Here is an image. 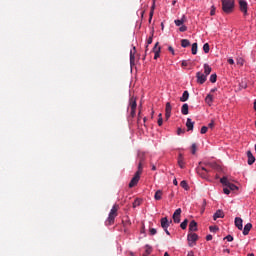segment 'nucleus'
<instances>
[{
	"label": "nucleus",
	"mask_w": 256,
	"mask_h": 256,
	"mask_svg": "<svg viewBox=\"0 0 256 256\" xmlns=\"http://www.w3.org/2000/svg\"><path fill=\"white\" fill-rule=\"evenodd\" d=\"M208 75H211V67L209 65H205L204 73L201 71L196 73L197 83H199V85H203V83H205V81H207Z\"/></svg>",
	"instance_id": "obj_1"
},
{
	"label": "nucleus",
	"mask_w": 256,
	"mask_h": 256,
	"mask_svg": "<svg viewBox=\"0 0 256 256\" xmlns=\"http://www.w3.org/2000/svg\"><path fill=\"white\" fill-rule=\"evenodd\" d=\"M117 211H119V205L115 204L112 209L110 210V213L108 215V218L105 221V225L107 227L113 225V223H115V218L117 217L118 213Z\"/></svg>",
	"instance_id": "obj_2"
},
{
	"label": "nucleus",
	"mask_w": 256,
	"mask_h": 256,
	"mask_svg": "<svg viewBox=\"0 0 256 256\" xmlns=\"http://www.w3.org/2000/svg\"><path fill=\"white\" fill-rule=\"evenodd\" d=\"M235 9V0H222V10L224 13H232Z\"/></svg>",
	"instance_id": "obj_3"
},
{
	"label": "nucleus",
	"mask_w": 256,
	"mask_h": 256,
	"mask_svg": "<svg viewBox=\"0 0 256 256\" xmlns=\"http://www.w3.org/2000/svg\"><path fill=\"white\" fill-rule=\"evenodd\" d=\"M141 173H143V168L141 167V163L138 166V170L136 171L134 177L131 179L129 183V188L133 189L139 183V179H141Z\"/></svg>",
	"instance_id": "obj_4"
},
{
	"label": "nucleus",
	"mask_w": 256,
	"mask_h": 256,
	"mask_svg": "<svg viewBox=\"0 0 256 256\" xmlns=\"http://www.w3.org/2000/svg\"><path fill=\"white\" fill-rule=\"evenodd\" d=\"M129 107L131 109L130 111V117H132V119L135 117L136 115V111H137V98L135 97H131L129 99Z\"/></svg>",
	"instance_id": "obj_5"
},
{
	"label": "nucleus",
	"mask_w": 256,
	"mask_h": 256,
	"mask_svg": "<svg viewBox=\"0 0 256 256\" xmlns=\"http://www.w3.org/2000/svg\"><path fill=\"white\" fill-rule=\"evenodd\" d=\"M220 183H222V185L224 187L229 188L230 191H237V189H239V187H237L235 184L231 183L229 181V179L225 176L220 179Z\"/></svg>",
	"instance_id": "obj_6"
},
{
	"label": "nucleus",
	"mask_w": 256,
	"mask_h": 256,
	"mask_svg": "<svg viewBox=\"0 0 256 256\" xmlns=\"http://www.w3.org/2000/svg\"><path fill=\"white\" fill-rule=\"evenodd\" d=\"M239 7H240V11L241 13H243V15L245 17H247L248 15V4L246 0H239Z\"/></svg>",
	"instance_id": "obj_7"
},
{
	"label": "nucleus",
	"mask_w": 256,
	"mask_h": 256,
	"mask_svg": "<svg viewBox=\"0 0 256 256\" xmlns=\"http://www.w3.org/2000/svg\"><path fill=\"white\" fill-rule=\"evenodd\" d=\"M188 242H189V247H193L192 243H196V241L199 239V235H197L196 233H190L188 234Z\"/></svg>",
	"instance_id": "obj_8"
},
{
	"label": "nucleus",
	"mask_w": 256,
	"mask_h": 256,
	"mask_svg": "<svg viewBox=\"0 0 256 256\" xmlns=\"http://www.w3.org/2000/svg\"><path fill=\"white\" fill-rule=\"evenodd\" d=\"M181 213H182L181 208H178L175 210L172 216L174 223H181Z\"/></svg>",
	"instance_id": "obj_9"
},
{
	"label": "nucleus",
	"mask_w": 256,
	"mask_h": 256,
	"mask_svg": "<svg viewBox=\"0 0 256 256\" xmlns=\"http://www.w3.org/2000/svg\"><path fill=\"white\" fill-rule=\"evenodd\" d=\"M172 106H171V102H167L166 103V107H165V117H166V121L169 120V117H171V111H172Z\"/></svg>",
	"instance_id": "obj_10"
},
{
	"label": "nucleus",
	"mask_w": 256,
	"mask_h": 256,
	"mask_svg": "<svg viewBox=\"0 0 256 256\" xmlns=\"http://www.w3.org/2000/svg\"><path fill=\"white\" fill-rule=\"evenodd\" d=\"M169 225H171V221L167 219V217L161 218V227L164 229V231H167L169 229Z\"/></svg>",
	"instance_id": "obj_11"
},
{
	"label": "nucleus",
	"mask_w": 256,
	"mask_h": 256,
	"mask_svg": "<svg viewBox=\"0 0 256 256\" xmlns=\"http://www.w3.org/2000/svg\"><path fill=\"white\" fill-rule=\"evenodd\" d=\"M234 223L235 227H237L239 231H243V219H241V217H236Z\"/></svg>",
	"instance_id": "obj_12"
},
{
	"label": "nucleus",
	"mask_w": 256,
	"mask_h": 256,
	"mask_svg": "<svg viewBox=\"0 0 256 256\" xmlns=\"http://www.w3.org/2000/svg\"><path fill=\"white\" fill-rule=\"evenodd\" d=\"M137 53V49L133 47L130 50V65H135V54Z\"/></svg>",
	"instance_id": "obj_13"
},
{
	"label": "nucleus",
	"mask_w": 256,
	"mask_h": 256,
	"mask_svg": "<svg viewBox=\"0 0 256 256\" xmlns=\"http://www.w3.org/2000/svg\"><path fill=\"white\" fill-rule=\"evenodd\" d=\"M225 217V213H223V210H217L213 216L214 221H217V219H223Z\"/></svg>",
	"instance_id": "obj_14"
},
{
	"label": "nucleus",
	"mask_w": 256,
	"mask_h": 256,
	"mask_svg": "<svg viewBox=\"0 0 256 256\" xmlns=\"http://www.w3.org/2000/svg\"><path fill=\"white\" fill-rule=\"evenodd\" d=\"M178 165H179L180 169L185 168V158H183V154H181V153L178 156Z\"/></svg>",
	"instance_id": "obj_15"
},
{
	"label": "nucleus",
	"mask_w": 256,
	"mask_h": 256,
	"mask_svg": "<svg viewBox=\"0 0 256 256\" xmlns=\"http://www.w3.org/2000/svg\"><path fill=\"white\" fill-rule=\"evenodd\" d=\"M194 125H195V122H193V120H191V118H187L186 127H187L188 131H193Z\"/></svg>",
	"instance_id": "obj_16"
},
{
	"label": "nucleus",
	"mask_w": 256,
	"mask_h": 256,
	"mask_svg": "<svg viewBox=\"0 0 256 256\" xmlns=\"http://www.w3.org/2000/svg\"><path fill=\"white\" fill-rule=\"evenodd\" d=\"M247 157H248V165H253V163H255V156H253V153H251V151L247 152Z\"/></svg>",
	"instance_id": "obj_17"
},
{
	"label": "nucleus",
	"mask_w": 256,
	"mask_h": 256,
	"mask_svg": "<svg viewBox=\"0 0 256 256\" xmlns=\"http://www.w3.org/2000/svg\"><path fill=\"white\" fill-rule=\"evenodd\" d=\"M251 229H253V224L247 223V224L244 226L243 235H247V234L249 233V231H251Z\"/></svg>",
	"instance_id": "obj_18"
},
{
	"label": "nucleus",
	"mask_w": 256,
	"mask_h": 256,
	"mask_svg": "<svg viewBox=\"0 0 256 256\" xmlns=\"http://www.w3.org/2000/svg\"><path fill=\"white\" fill-rule=\"evenodd\" d=\"M198 173H199V175H201V177H207L209 170H207V168H205V167H201L198 169Z\"/></svg>",
	"instance_id": "obj_19"
},
{
	"label": "nucleus",
	"mask_w": 256,
	"mask_h": 256,
	"mask_svg": "<svg viewBox=\"0 0 256 256\" xmlns=\"http://www.w3.org/2000/svg\"><path fill=\"white\" fill-rule=\"evenodd\" d=\"M182 115H189V104H183L181 108Z\"/></svg>",
	"instance_id": "obj_20"
},
{
	"label": "nucleus",
	"mask_w": 256,
	"mask_h": 256,
	"mask_svg": "<svg viewBox=\"0 0 256 256\" xmlns=\"http://www.w3.org/2000/svg\"><path fill=\"white\" fill-rule=\"evenodd\" d=\"M162 198H163V191L157 190V191L155 192L154 199H155L156 201H161Z\"/></svg>",
	"instance_id": "obj_21"
},
{
	"label": "nucleus",
	"mask_w": 256,
	"mask_h": 256,
	"mask_svg": "<svg viewBox=\"0 0 256 256\" xmlns=\"http://www.w3.org/2000/svg\"><path fill=\"white\" fill-rule=\"evenodd\" d=\"M138 159H139V165H141V168L143 169V162L145 161V153H139L138 154Z\"/></svg>",
	"instance_id": "obj_22"
},
{
	"label": "nucleus",
	"mask_w": 256,
	"mask_h": 256,
	"mask_svg": "<svg viewBox=\"0 0 256 256\" xmlns=\"http://www.w3.org/2000/svg\"><path fill=\"white\" fill-rule=\"evenodd\" d=\"M176 27H181L185 23V15L182 16L181 19H177L174 21Z\"/></svg>",
	"instance_id": "obj_23"
},
{
	"label": "nucleus",
	"mask_w": 256,
	"mask_h": 256,
	"mask_svg": "<svg viewBox=\"0 0 256 256\" xmlns=\"http://www.w3.org/2000/svg\"><path fill=\"white\" fill-rule=\"evenodd\" d=\"M189 231H197V222L192 220L189 224Z\"/></svg>",
	"instance_id": "obj_24"
},
{
	"label": "nucleus",
	"mask_w": 256,
	"mask_h": 256,
	"mask_svg": "<svg viewBox=\"0 0 256 256\" xmlns=\"http://www.w3.org/2000/svg\"><path fill=\"white\" fill-rule=\"evenodd\" d=\"M189 99V91H184L182 94V97L180 98V101L182 103H185V101H187Z\"/></svg>",
	"instance_id": "obj_25"
},
{
	"label": "nucleus",
	"mask_w": 256,
	"mask_h": 256,
	"mask_svg": "<svg viewBox=\"0 0 256 256\" xmlns=\"http://www.w3.org/2000/svg\"><path fill=\"white\" fill-rule=\"evenodd\" d=\"M189 45H191V42L188 39L181 40V47H183L184 49L189 47Z\"/></svg>",
	"instance_id": "obj_26"
},
{
	"label": "nucleus",
	"mask_w": 256,
	"mask_h": 256,
	"mask_svg": "<svg viewBox=\"0 0 256 256\" xmlns=\"http://www.w3.org/2000/svg\"><path fill=\"white\" fill-rule=\"evenodd\" d=\"M152 251H153V248L149 245H146V250H145V253L143 254V256L151 255Z\"/></svg>",
	"instance_id": "obj_27"
},
{
	"label": "nucleus",
	"mask_w": 256,
	"mask_h": 256,
	"mask_svg": "<svg viewBox=\"0 0 256 256\" xmlns=\"http://www.w3.org/2000/svg\"><path fill=\"white\" fill-rule=\"evenodd\" d=\"M180 186L182 187V189H185V191H189V184H187V181H181Z\"/></svg>",
	"instance_id": "obj_28"
},
{
	"label": "nucleus",
	"mask_w": 256,
	"mask_h": 256,
	"mask_svg": "<svg viewBox=\"0 0 256 256\" xmlns=\"http://www.w3.org/2000/svg\"><path fill=\"white\" fill-rule=\"evenodd\" d=\"M188 223H189V220L185 219V220L180 224L181 229H183V230L187 229Z\"/></svg>",
	"instance_id": "obj_29"
},
{
	"label": "nucleus",
	"mask_w": 256,
	"mask_h": 256,
	"mask_svg": "<svg viewBox=\"0 0 256 256\" xmlns=\"http://www.w3.org/2000/svg\"><path fill=\"white\" fill-rule=\"evenodd\" d=\"M161 53V47H159L157 50H154V59H159Z\"/></svg>",
	"instance_id": "obj_30"
},
{
	"label": "nucleus",
	"mask_w": 256,
	"mask_h": 256,
	"mask_svg": "<svg viewBox=\"0 0 256 256\" xmlns=\"http://www.w3.org/2000/svg\"><path fill=\"white\" fill-rule=\"evenodd\" d=\"M192 55H197V43L192 44Z\"/></svg>",
	"instance_id": "obj_31"
},
{
	"label": "nucleus",
	"mask_w": 256,
	"mask_h": 256,
	"mask_svg": "<svg viewBox=\"0 0 256 256\" xmlns=\"http://www.w3.org/2000/svg\"><path fill=\"white\" fill-rule=\"evenodd\" d=\"M203 51H204V53H209V51H210L209 43H205L203 45Z\"/></svg>",
	"instance_id": "obj_32"
},
{
	"label": "nucleus",
	"mask_w": 256,
	"mask_h": 256,
	"mask_svg": "<svg viewBox=\"0 0 256 256\" xmlns=\"http://www.w3.org/2000/svg\"><path fill=\"white\" fill-rule=\"evenodd\" d=\"M210 82L211 83H217V74H212L210 76Z\"/></svg>",
	"instance_id": "obj_33"
},
{
	"label": "nucleus",
	"mask_w": 256,
	"mask_h": 256,
	"mask_svg": "<svg viewBox=\"0 0 256 256\" xmlns=\"http://www.w3.org/2000/svg\"><path fill=\"white\" fill-rule=\"evenodd\" d=\"M158 117V125L159 127H161V125H163V114L160 113Z\"/></svg>",
	"instance_id": "obj_34"
},
{
	"label": "nucleus",
	"mask_w": 256,
	"mask_h": 256,
	"mask_svg": "<svg viewBox=\"0 0 256 256\" xmlns=\"http://www.w3.org/2000/svg\"><path fill=\"white\" fill-rule=\"evenodd\" d=\"M206 102H208V103H213V95L208 94V95L206 96Z\"/></svg>",
	"instance_id": "obj_35"
},
{
	"label": "nucleus",
	"mask_w": 256,
	"mask_h": 256,
	"mask_svg": "<svg viewBox=\"0 0 256 256\" xmlns=\"http://www.w3.org/2000/svg\"><path fill=\"white\" fill-rule=\"evenodd\" d=\"M139 205H141V200L136 199V200L133 202V208L135 209V207H139Z\"/></svg>",
	"instance_id": "obj_36"
},
{
	"label": "nucleus",
	"mask_w": 256,
	"mask_h": 256,
	"mask_svg": "<svg viewBox=\"0 0 256 256\" xmlns=\"http://www.w3.org/2000/svg\"><path fill=\"white\" fill-rule=\"evenodd\" d=\"M124 227H129V225H131V220L127 219V220H123L122 221Z\"/></svg>",
	"instance_id": "obj_37"
},
{
	"label": "nucleus",
	"mask_w": 256,
	"mask_h": 256,
	"mask_svg": "<svg viewBox=\"0 0 256 256\" xmlns=\"http://www.w3.org/2000/svg\"><path fill=\"white\" fill-rule=\"evenodd\" d=\"M208 129H209V128H207V126H203V127L201 128V130H200V133H201L202 135H205V133H207Z\"/></svg>",
	"instance_id": "obj_38"
},
{
	"label": "nucleus",
	"mask_w": 256,
	"mask_h": 256,
	"mask_svg": "<svg viewBox=\"0 0 256 256\" xmlns=\"http://www.w3.org/2000/svg\"><path fill=\"white\" fill-rule=\"evenodd\" d=\"M179 31L181 32V33H185V31H187V26H185V25H181L180 26V28H179Z\"/></svg>",
	"instance_id": "obj_39"
},
{
	"label": "nucleus",
	"mask_w": 256,
	"mask_h": 256,
	"mask_svg": "<svg viewBox=\"0 0 256 256\" xmlns=\"http://www.w3.org/2000/svg\"><path fill=\"white\" fill-rule=\"evenodd\" d=\"M209 230H210L212 233H215L216 231H219V228L216 227V226H210V227H209Z\"/></svg>",
	"instance_id": "obj_40"
},
{
	"label": "nucleus",
	"mask_w": 256,
	"mask_h": 256,
	"mask_svg": "<svg viewBox=\"0 0 256 256\" xmlns=\"http://www.w3.org/2000/svg\"><path fill=\"white\" fill-rule=\"evenodd\" d=\"M197 153V144H192V155H195Z\"/></svg>",
	"instance_id": "obj_41"
},
{
	"label": "nucleus",
	"mask_w": 256,
	"mask_h": 256,
	"mask_svg": "<svg viewBox=\"0 0 256 256\" xmlns=\"http://www.w3.org/2000/svg\"><path fill=\"white\" fill-rule=\"evenodd\" d=\"M244 64H245V60H243V58L237 59V65H244Z\"/></svg>",
	"instance_id": "obj_42"
},
{
	"label": "nucleus",
	"mask_w": 256,
	"mask_h": 256,
	"mask_svg": "<svg viewBox=\"0 0 256 256\" xmlns=\"http://www.w3.org/2000/svg\"><path fill=\"white\" fill-rule=\"evenodd\" d=\"M208 127L213 129L215 127V120H211V122L208 124Z\"/></svg>",
	"instance_id": "obj_43"
},
{
	"label": "nucleus",
	"mask_w": 256,
	"mask_h": 256,
	"mask_svg": "<svg viewBox=\"0 0 256 256\" xmlns=\"http://www.w3.org/2000/svg\"><path fill=\"white\" fill-rule=\"evenodd\" d=\"M150 235H157V229L151 228L150 229Z\"/></svg>",
	"instance_id": "obj_44"
},
{
	"label": "nucleus",
	"mask_w": 256,
	"mask_h": 256,
	"mask_svg": "<svg viewBox=\"0 0 256 256\" xmlns=\"http://www.w3.org/2000/svg\"><path fill=\"white\" fill-rule=\"evenodd\" d=\"M225 195H229V193H231V190L226 186L224 189H223Z\"/></svg>",
	"instance_id": "obj_45"
},
{
	"label": "nucleus",
	"mask_w": 256,
	"mask_h": 256,
	"mask_svg": "<svg viewBox=\"0 0 256 256\" xmlns=\"http://www.w3.org/2000/svg\"><path fill=\"white\" fill-rule=\"evenodd\" d=\"M224 239H226L228 242L233 241V236L227 235Z\"/></svg>",
	"instance_id": "obj_46"
},
{
	"label": "nucleus",
	"mask_w": 256,
	"mask_h": 256,
	"mask_svg": "<svg viewBox=\"0 0 256 256\" xmlns=\"http://www.w3.org/2000/svg\"><path fill=\"white\" fill-rule=\"evenodd\" d=\"M151 43H153V36H150V37L147 39V45H151Z\"/></svg>",
	"instance_id": "obj_47"
},
{
	"label": "nucleus",
	"mask_w": 256,
	"mask_h": 256,
	"mask_svg": "<svg viewBox=\"0 0 256 256\" xmlns=\"http://www.w3.org/2000/svg\"><path fill=\"white\" fill-rule=\"evenodd\" d=\"M168 51H170V53H172V55H175V49H173V46H169Z\"/></svg>",
	"instance_id": "obj_48"
},
{
	"label": "nucleus",
	"mask_w": 256,
	"mask_h": 256,
	"mask_svg": "<svg viewBox=\"0 0 256 256\" xmlns=\"http://www.w3.org/2000/svg\"><path fill=\"white\" fill-rule=\"evenodd\" d=\"M210 15L211 16L215 15V6L211 7Z\"/></svg>",
	"instance_id": "obj_49"
},
{
	"label": "nucleus",
	"mask_w": 256,
	"mask_h": 256,
	"mask_svg": "<svg viewBox=\"0 0 256 256\" xmlns=\"http://www.w3.org/2000/svg\"><path fill=\"white\" fill-rule=\"evenodd\" d=\"M213 240V236L211 234L206 236V241H212Z\"/></svg>",
	"instance_id": "obj_50"
},
{
	"label": "nucleus",
	"mask_w": 256,
	"mask_h": 256,
	"mask_svg": "<svg viewBox=\"0 0 256 256\" xmlns=\"http://www.w3.org/2000/svg\"><path fill=\"white\" fill-rule=\"evenodd\" d=\"M183 133H185V131H183V129H181V128H178L177 135H181Z\"/></svg>",
	"instance_id": "obj_51"
},
{
	"label": "nucleus",
	"mask_w": 256,
	"mask_h": 256,
	"mask_svg": "<svg viewBox=\"0 0 256 256\" xmlns=\"http://www.w3.org/2000/svg\"><path fill=\"white\" fill-rule=\"evenodd\" d=\"M240 87H242V89H247V83L242 82V83L240 84Z\"/></svg>",
	"instance_id": "obj_52"
},
{
	"label": "nucleus",
	"mask_w": 256,
	"mask_h": 256,
	"mask_svg": "<svg viewBox=\"0 0 256 256\" xmlns=\"http://www.w3.org/2000/svg\"><path fill=\"white\" fill-rule=\"evenodd\" d=\"M228 63H229L230 65H233V64L235 63V60H233V58H229V59H228Z\"/></svg>",
	"instance_id": "obj_53"
},
{
	"label": "nucleus",
	"mask_w": 256,
	"mask_h": 256,
	"mask_svg": "<svg viewBox=\"0 0 256 256\" xmlns=\"http://www.w3.org/2000/svg\"><path fill=\"white\" fill-rule=\"evenodd\" d=\"M130 69H131V71H133V69H136V70H137V66H136V65H131V66H130Z\"/></svg>",
	"instance_id": "obj_54"
},
{
	"label": "nucleus",
	"mask_w": 256,
	"mask_h": 256,
	"mask_svg": "<svg viewBox=\"0 0 256 256\" xmlns=\"http://www.w3.org/2000/svg\"><path fill=\"white\" fill-rule=\"evenodd\" d=\"M173 185H175V186L178 185L177 179H174V180H173Z\"/></svg>",
	"instance_id": "obj_55"
},
{
	"label": "nucleus",
	"mask_w": 256,
	"mask_h": 256,
	"mask_svg": "<svg viewBox=\"0 0 256 256\" xmlns=\"http://www.w3.org/2000/svg\"><path fill=\"white\" fill-rule=\"evenodd\" d=\"M139 121H141V112H139V114H138V123H139Z\"/></svg>",
	"instance_id": "obj_56"
},
{
	"label": "nucleus",
	"mask_w": 256,
	"mask_h": 256,
	"mask_svg": "<svg viewBox=\"0 0 256 256\" xmlns=\"http://www.w3.org/2000/svg\"><path fill=\"white\" fill-rule=\"evenodd\" d=\"M166 235H171V233H169V230L166 228V230H164Z\"/></svg>",
	"instance_id": "obj_57"
},
{
	"label": "nucleus",
	"mask_w": 256,
	"mask_h": 256,
	"mask_svg": "<svg viewBox=\"0 0 256 256\" xmlns=\"http://www.w3.org/2000/svg\"><path fill=\"white\" fill-rule=\"evenodd\" d=\"M224 253H231V250L225 249V250H224Z\"/></svg>",
	"instance_id": "obj_58"
},
{
	"label": "nucleus",
	"mask_w": 256,
	"mask_h": 256,
	"mask_svg": "<svg viewBox=\"0 0 256 256\" xmlns=\"http://www.w3.org/2000/svg\"><path fill=\"white\" fill-rule=\"evenodd\" d=\"M157 167H155V165L152 166V171H156Z\"/></svg>",
	"instance_id": "obj_59"
},
{
	"label": "nucleus",
	"mask_w": 256,
	"mask_h": 256,
	"mask_svg": "<svg viewBox=\"0 0 256 256\" xmlns=\"http://www.w3.org/2000/svg\"><path fill=\"white\" fill-rule=\"evenodd\" d=\"M254 110L256 111V100L254 101Z\"/></svg>",
	"instance_id": "obj_60"
},
{
	"label": "nucleus",
	"mask_w": 256,
	"mask_h": 256,
	"mask_svg": "<svg viewBox=\"0 0 256 256\" xmlns=\"http://www.w3.org/2000/svg\"><path fill=\"white\" fill-rule=\"evenodd\" d=\"M157 45H159V42L155 44L154 49H157Z\"/></svg>",
	"instance_id": "obj_61"
},
{
	"label": "nucleus",
	"mask_w": 256,
	"mask_h": 256,
	"mask_svg": "<svg viewBox=\"0 0 256 256\" xmlns=\"http://www.w3.org/2000/svg\"><path fill=\"white\" fill-rule=\"evenodd\" d=\"M247 256H255V254H253V253H250V254H248Z\"/></svg>",
	"instance_id": "obj_62"
},
{
	"label": "nucleus",
	"mask_w": 256,
	"mask_h": 256,
	"mask_svg": "<svg viewBox=\"0 0 256 256\" xmlns=\"http://www.w3.org/2000/svg\"><path fill=\"white\" fill-rule=\"evenodd\" d=\"M164 256H169V253H168V252H165V253H164Z\"/></svg>",
	"instance_id": "obj_63"
},
{
	"label": "nucleus",
	"mask_w": 256,
	"mask_h": 256,
	"mask_svg": "<svg viewBox=\"0 0 256 256\" xmlns=\"http://www.w3.org/2000/svg\"><path fill=\"white\" fill-rule=\"evenodd\" d=\"M177 3V1L176 0H174L173 2H172V5H175Z\"/></svg>",
	"instance_id": "obj_64"
}]
</instances>
